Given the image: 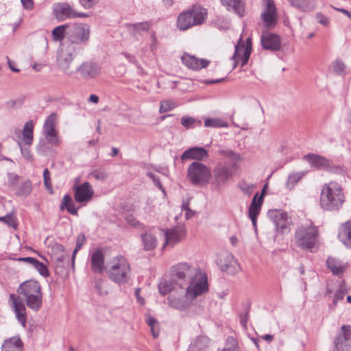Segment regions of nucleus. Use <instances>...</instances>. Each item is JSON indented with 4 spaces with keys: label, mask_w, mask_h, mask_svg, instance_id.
Returning a JSON list of instances; mask_svg holds the SVG:
<instances>
[{
    "label": "nucleus",
    "mask_w": 351,
    "mask_h": 351,
    "mask_svg": "<svg viewBox=\"0 0 351 351\" xmlns=\"http://www.w3.org/2000/svg\"><path fill=\"white\" fill-rule=\"evenodd\" d=\"M172 280L182 289H186V296L196 298L208 290L206 273L188 263H179L171 267Z\"/></svg>",
    "instance_id": "1"
},
{
    "label": "nucleus",
    "mask_w": 351,
    "mask_h": 351,
    "mask_svg": "<svg viewBox=\"0 0 351 351\" xmlns=\"http://www.w3.org/2000/svg\"><path fill=\"white\" fill-rule=\"evenodd\" d=\"M344 202L345 196L342 188L337 182H330L323 186L319 203L324 210H339Z\"/></svg>",
    "instance_id": "2"
},
{
    "label": "nucleus",
    "mask_w": 351,
    "mask_h": 351,
    "mask_svg": "<svg viewBox=\"0 0 351 351\" xmlns=\"http://www.w3.org/2000/svg\"><path fill=\"white\" fill-rule=\"evenodd\" d=\"M106 272L112 282L123 285L130 280L131 268L128 261L124 256H117L107 263Z\"/></svg>",
    "instance_id": "3"
},
{
    "label": "nucleus",
    "mask_w": 351,
    "mask_h": 351,
    "mask_svg": "<svg viewBox=\"0 0 351 351\" xmlns=\"http://www.w3.org/2000/svg\"><path fill=\"white\" fill-rule=\"evenodd\" d=\"M17 292L25 298L27 306L33 311H38L43 304L41 287L36 280H27L20 285Z\"/></svg>",
    "instance_id": "4"
},
{
    "label": "nucleus",
    "mask_w": 351,
    "mask_h": 351,
    "mask_svg": "<svg viewBox=\"0 0 351 351\" xmlns=\"http://www.w3.org/2000/svg\"><path fill=\"white\" fill-rule=\"evenodd\" d=\"M319 237L317 228L311 223L301 226L295 233V243L301 249L313 252Z\"/></svg>",
    "instance_id": "5"
},
{
    "label": "nucleus",
    "mask_w": 351,
    "mask_h": 351,
    "mask_svg": "<svg viewBox=\"0 0 351 351\" xmlns=\"http://www.w3.org/2000/svg\"><path fill=\"white\" fill-rule=\"evenodd\" d=\"M207 16L206 9L194 7L192 9L180 13L177 19V26L180 30L184 31L189 28L202 24Z\"/></svg>",
    "instance_id": "6"
},
{
    "label": "nucleus",
    "mask_w": 351,
    "mask_h": 351,
    "mask_svg": "<svg viewBox=\"0 0 351 351\" xmlns=\"http://www.w3.org/2000/svg\"><path fill=\"white\" fill-rule=\"evenodd\" d=\"M212 177L210 168L198 161L193 162L187 169V178L194 185L208 184Z\"/></svg>",
    "instance_id": "7"
},
{
    "label": "nucleus",
    "mask_w": 351,
    "mask_h": 351,
    "mask_svg": "<svg viewBox=\"0 0 351 351\" xmlns=\"http://www.w3.org/2000/svg\"><path fill=\"white\" fill-rule=\"evenodd\" d=\"M90 29L87 23H75L69 25L67 32V38L71 43L69 46L73 44L86 45L90 38Z\"/></svg>",
    "instance_id": "8"
},
{
    "label": "nucleus",
    "mask_w": 351,
    "mask_h": 351,
    "mask_svg": "<svg viewBox=\"0 0 351 351\" xmlns=\"http://www.w3.org/2000/svg\"><path fill=\"white\" fill-rule=\"evenodd\" d=\"M233 177V171L226 164L219 163L213 169L210 182L215 187L220 188Z\"/></svg>",
    "instance_id": "9"
},
{
    "label": "nucleus",
    "mask_w": 351,
    "mask_h": 351,
    "mask_svg": "<svg viewBox=\"0 0 351 351\" xmlns=\"http://www.w3.org/2000/svg\"><path fill=\"white\" fill-rule=\"evenodd\" d=\"M251 51V38H248L246 40V44H244L242 38H240L237 44L235 45V51L232 56V59L234 60V68L239 64H241V66H243L248 62Z\"/></svg>",
    "instance_id": "10"
},
{
    "label": "nucleus",
    "mask_w": 351,
    "mask_h": 351,
    "mask_svg": "<svg viewBox=\"0 0 351 351\" xmlns=\"http://www.w3.org/2000/svg\"><path fill=\"white\" fill-rule=\"evenodd\" d=\"M160 233L165 239L163 247L169 245L173 247L177 243L184 240L186 237V231L184 226H176L171 229L158 230Z\"/></svg>",
    "instance_id": "11"
},
{
    "label": "nucleus",
    "mask_w": 351,
    "mask_h": 351,
    "mask_svg": "<svg viewBox=\"0 0 351 351\" xmlns=\"http://www.w3.org/2000/svg\"><path fill=\"white\" fill-rule=\"evenodd\" d=\"M53 12L56 18L60 21L67 19H74L76 17L84 18L88 16V14L75 10L68 3H59L56 4L53 8Z\"/></svg>",
    "instance_id": "12"
},
{
    "label": "nucleus",
    "mask_w": 351,
    "mask_h": 351,
    "mask_svg": "<svg viewBox=\"0 0 351 351\" xmlns=\"http://www.w3.org/2000/svg\"><path fill=\"white\" fill-rule=\"evenodd\" d=\"M57 115L51 113L45 120L43 125V134L47 142L52 146H58L60 139L56 129Z\"/></svg>",
    "instance_id": "13"
},
{
    "label": "nucleus",
    "mask_w": 351,
    "mask_h": 351,
    "mask_svg": "<svg viewBox=\"0 0 351 351\" xmlns=\"http://www.w3.org/2000/svg\"><path fill=\"white\" fill-rule=\"evenodd\" d=\"M334 351H350L351 350V326L343 325L341 326L339 335L334 340Z\"/></svg>",
    "instance_id": "14"
},
{
    "label": "nucleus",
    "mask_w": 351,
    "mask_h": 351,
    "mask_svg": "<svg viewBox=\"0 0 351 351\" xmlns=\"http://www.w3.org/2000/svg\"><path fill=\"white\" fill-rule=\"evenodd\" d=\"M73 47L69 46L67 48L61 49L57 57V64L60 69L66 75H71L74 71L70 69V65L73 60L72 49Z\"/></svg>",
    "instance_id": "15"
},
{
    "label": "nucleus",
    "mask_w": 351,
    "mask_h": 351,
    "mask_svg": "<svg viewBox=\"0 0 351 351\" xmlns=\"http://www.w3.org/2000/svg\"><path fill=\"white\" fill-rule=\"evenodd\" d=\"M304 158L308 161L313 166L317 168H326L335 173H343V169L341 166L335 165L330 162V160L326 158L316 155V154H308L304 156Z\"/></svg>",
    "instance_id": "16"
},
{
    "label": "nucleus",
    "mask_w": 351,
    "mask_h": 351,
    "mask_svg": "<svg viewBox=\"0 0 351 351\" xmlns=\"http://www.w3.org/2000/svg\"><path fill=\"white\" fill-rule=\"evenodd\" d=\"M73 191L75 200L78 203L86 204L88 202L94 195L93 187L88 182L81 184H75Z\"/></svg>",
    "instance_id": "17"
},
{
    "label": "nucleus",
    "mask_w": 351,
    "mask_h": 351,
    "mask_svg": "<svg viewBox=\"0 0 351 351\" xmlns=\"http://www.w3.org/2000/svg\"><path fill=\"white\" fill-rule=\"evenodd\" d=\"M217 265L221 271L230 274L237 273L240 270V266L234 256L228 252L221 255L217 260Z\"/></svg>",
    "instance_id": "18"
},
{
    "label": "nucleus",
    "mask_w": 351,
    "mask_h": 351,
    "mask_svg": "<svg viewBox=\"0 0 351 351\" xmlns=\"http://www.w3.org/2000/svg\"><path fill=\"white\" fill-rule=\"evenodd\" d=\"M263 1L265 8L261 14V18L265 27L271 28L277 23L276 8L273 0H263Z\"/></svg>",
    "instance_id": "19"
},
{
    "label": "nucleus",
    "mask_w": 351,
    "mask_h": 351,
    "mask_svg": "<svg viewBox=\"0 0 351 351\" xmlns=\"http://www.w3.org/2000/svg\"><path fill=\"white\" fill-rule=\"evenodd\" d=\"M261 43L263 48L266 50L278 51L281 46L279 36L267 30L263 32Z\"/></svg>",
    "instance_id": "20"
},
{
    "label": "nucleus",
    "mask_w": 351,
    "mask_h": 351,
    "mask_svg": "<svg viewBox=\"0 0 351 351\" xmlns=\"http://www.w3.org/2000/svg\"><path fill=\"white\" fill-rule=\"evenodd\" d=\"M105 253L103 249L99 248L93 251L90 256V266L93 272L102 274L106 270L104 265Z\"/></svg>",
    "instance_id": "21"
},
{
    "label": "nucleus",
    "mask_w": 351,
    "mask_h": 351,
    "mask_svg": "<svg viewBox=\"0 0 351 351\" xmlns=\"http://www.w3.org/2000/svg\"><path fill=\"white\" fill-rule=\"evenodd\" d=\"M76 71L80 72L84 79L88 80L98 76L101 73V68L97 63L85 62L77 68Z\"/></svg>",
    "instance_id": "22"
},
{
    "label": "nucleus",
    "mask_w": 351,
    "mask_h": 351,
    "mask_svg": "<svg viewBox=\"0 0 351 351\" xmlns=\"http://www.w3.org/2000/svg\"><path fill=\"white\" fill-rule=\"evenodd\" d=\"M182 63L192 70H199L206 68L210 63L206 59H199L194 56L184 53L181 58Z\"/></svg>",
    "instance_id": "23"
},
{
    "label": "nucleus",
    "mask_w": 351,
    "mask_h": 351,
    "mask_svg": "<svg viewBox=\"0 0 351 351\" xmlns=\"http://www.w3.org/2000/svg\"><path fill=\"white\" fill-rule=\"evenodd\" d=\"M159 229L149 230L145 233L141 234V238L143 245V249L146 251H149L155 249L158 245L157 235L160 234L158 231Z\"/></svg>",
    "instance_id": "24"
},
{
    "label": "nucleus",
    "mask_w": 351,
    "mask_h": 351,
    "mask_svg": "<svg viewBox=\"0 0 351 351\" xmlns=\"http://www.w3.org/2000/svg\"><path fill=\"white\" fill-rule=\"evenodd\" d=\"M208 156V152L204 147H191L186 151L181 156V160L182 161L185 160H202Z\"/></svg>",
    "instance_id": "25"
},
{
    "label": "nucleus",
    "mask_w": 351,
    "mask_h": 351,
    "mask_svg": "<svg viewBox=\"0 0 351 351\" xmlns=\"http://www.w3.org/2000/svg\"><path fill=\"white\" fill-rule=\"evenodd\" d=\"M10 301L14 308V313L18 320L22 324L23 326H25L26 316H25V306L21 302L19 297L14 294L10 295Z\"/></svg>",
    "instance_id": "26"
},
{
    "label": "nucleus",
    "mask_w": 351,
    "mask_h": 351,
    "mask_svg": "<svg viewBox=\"0 0 351 351\" xmlns=\"http://www.w3.org/2000/svg\"><path fill=\"white\" fill-rule=\"evenodd\" d=\"M337 238L346 247L351 249V220L339 226Z\"/></svg>",
    "instance_id": "27"
},
{
    "label": "nucleus",
    "mask_w": 351,
    "mask_h": 351,
    "mask_svg": "<svg viewBox=\"0 0 351 351\" xmlns=\"http://www.w3.org/2000/svg\"><path fill=\"white\" fill-rule=\"evenodd\" d=\"M184 290V296L182 298L170 295L168 297L169 306L179 311H184L191 306L189 300L194 299L195 298H190L186 296V289Z\"/></svg>",
    "instance_id": "28"
},
{
    "label": "nucleus",
    "mask_w": 351,
    "mask_h": 351,
    "mask_svg": "<svg viewBox=\"0 0 351 351\" xmlns=\"http://www.w3.org/2000/svg\"><path fill=\"white\" fill-rule=\"evenodd\" d=\"M258 193L255 194L248 208V217L254 227L256 226L257 217L260 214L263 202L257 200Z\"/></svg>",
    "instance_id": "29"
},
{
    "label": "nucleus",
    "mask_w": 351,
    "mask_h": 351,
    "mask_svg": "<svg viewBox=\"0 0 351 351\" xmlns=\"http://www.w3.org/2000/svg\"><path fill=\"white\" fill-rule=\"evenodd\" d=\"M221 4L229 11L232 10L239 16L244 14V3L242 0H220Z\"/></svg>",
    "instance_id": "30"
},
{
    "label": "nucleus",
    "mask_w": 351,
    "mask_h": 351,
    "mask_svg": "<svg viewBox=\"0 0 351 351\" xmlns=\"http://www.w3.org/2000/svg\"><path fill=\"white\" fill-rule=\"evenodd\" d=\"M23 342L19 337H13L4 341L2 351H23Z\"/></svg>",
    "instance_id": "31"
},
{
    "label": "nucleus",
    "mask_w": 351,
    "mask_h": 351,
    "mask_svg": "<svg viewBox=\"0 0 351 351\" xmlns=\"http://www.w3.org/2000/svg\"><path fill=\"white\" fill-rule=\"evenodd\" d=\"M52 258L56 262V270H58L59 267L67 268L70 265L69 256L65 251L60 254L53 253Z\"/></svg>",
    "instance_id": "32"
},
{
    "label": "nucleus",
    "mask_w": 351,
    "mask_h": 351,
    "mask_svg": "<svg viewBox=\"0 0 351 351\" xmlns=\"http://www.w3.org/2000/svg\"><path fill=\"white\" fill-rule=\"evenodd\" d=\"M305 171L293 172L287 178L285 183L286 188L289 190H293L297 183L306 175Z\"/></svg>",
    "instance_id": "33"
},
{
    "label": "nucleus",
    "mask_w": 351,
    "mask_h": 351,
    "mask_svg": "<svg viewBox=\"0 0 351 351\" xmlns=\"http://www.w3.org/2000/svg\"><path fill=\"white\" fill-rule=\"evenodd\" d=\"M269 214L271 216L275 217L274 222L278 228H280L282 230L287 228L285 220L287 218V215L281 210H270Z\"/></svg>",
    "instance_id": "34"
},
{
    "label": "nucleus",
    "mask_w": 351,
    "mask_h": 351,
    "mask_svg": "<svg viewBox=\"0 0 351 351\" xmlns=\"http://www.w3.org/2000/svg\"><path fill=\"white\" fill-rule=\"evenodd\" d=\"M34 123L30 120L25 123L23 130V140L26 145H30L33 141Z\"/></svg>",
    "instance_id": "35"
},
{
    "label": "nucleus",
    "mask_w": 351,
    "mask_h": 351,
    "mask_svg": "<svg viewBox=\"0 0 351 351\" xmlns=\"http://www.w3.org/2000/svg\"><path fill=\"white\" fill-rule=\"evenodd\" d=\"M295 8L303 12H309L314 10L316 7L315 0H293V5Z\"/></svg>",
    "instance_id": "36"
},
{
    "label": "nucleus",
    "mask_w": 351,
    "mask_h": 351,
    "mask_svg": "<svg viewBox=\"0 0 351 351\" xmlns=\"http://www.w3.org/2000/svg\"><path fill=\"white\" fill-rule=\"evenodd\" d=\"M326 263L328 268L335 275L341 274L346 268L345 265L335 258L329 257Z\"/></svg>",
    "instance_id": "37"
},
{
    "label": "nucleus",
    "mask_w": 351,
    "mask_h": 351,
    "mask_svg": "<svg viewBox=\"0 0 351 351\" xmlns=\"http://www.w3.org/2000/svg\"><path fill=\"white\" fill-rule=\"evenodd\" d=\"M69 25H62L55 27L52 30V37L55 41H62L64 37L67 38V32Z\"/></svg>",
    "instance_id": "38"
},
{
    "label": "nucleus",
    "mask_w": 351,
    "mask_h": 351,
    "mask_svg": "<svg viewBox=\"0 0 351 351\" xmlns=\"http://www.w3.org/2000/svg\"><path fill=\"white\" fill-rule=\"evenodd\" d=\"M32 191V184L30 180H26L21 182L16 191V195L21 197H27Z\"/></svg>",
    "instance_id": "39"
},
{
    "label": "nucleus",
    "mask_w": 351,
    "mask_h": 351,
    "mask_svg": "<svg viewBox=\"0 0 351 351\" xmlns=\"http://www.w3.org/2000/svg\"><path fill=\"white\" fill-rule=\"evenodd\" d=\"M177 284H176L172 280H162L158 285V289L160 294L165 295L169 293L171 290L175 289Z\"/></svg>",
    "instance_id": "40"
},
{
    "label": "nucleus",
    "mask_w": 351,
    "mask_h": 351,
    "mask_svg": "<svg viewBox=\"0 0 351 351\" xmlns=\"http://www.w3.org/2000/svg\"><path fill=\"white\" fill-rule=\"evenodd\" d=\"M218 153L221 155L229 158L232 162V166L234 168L237 167L236 162L240 160V156L239 154L234 152L232 150L229 149H221L218 151Z\"/></svg>",
    "instance_id": "41"
},
{
    "label": "nucleus",
    "mask_w": 351,
    "mask_h": 351,
    "mask_svg": "<svg viewBox=\"0 0 351 351\" xmlns=\"http://www.w3.org/2000/svg\"><path fill=\"white\" fill-rule=\"evenodd\" d=\"M204 125L207 128H226L228 124L222 119L214 118L206 119L204 121Z\"/></svg>",
    "instance_id": "42"
},
{
    "label": "nucleus",
    "mask_w": 351,
    "mask_h": 351,
    "mask_svg": "<svg viewBox=\"0 0 351 351\" xmlns=\"http://www.w3.org/2000/svg\"><path fill=\"white\" fill-rule=\"evenodd\" d=\"M86 241L85 236L83 234H80L77 236L76 240V246L73 252L72 258H71V267L74 268L75 259L77 252L80 250L82 246L84 245Z\"/></svg>",
    "instance_id": "43"
},
{
    "label": "nucleus",
    "mask_w": 351,
    "mask_h": 351,
    "mask_svg": "<svg viewBox=\"0 0 351 351\" xmlns=\"http://www.w3.org/2000/svg\"><path fill=\"white\" fill-rule=\"evenodd\" d=\"M238 186L240 190L245 194V195L250 197L256 187V186L252 183H249L245 180H241L239 182Z\"/></svg>",
    "instance_id": "44"
},
{
    "label": "nucleus",
    "mask_w": 351,
    "mask_h": 351,
    "mask_svg": "<svg viewBox=\"0 0 351 351\" xmlns=\"http://www.w3.org/2000/svg\"><path fill=\"white\" fill-rule=\"evenodd\" d=\"M333 71L339 75H345L346 66L341 60H336L332 64Z\"/></svg>",
    "instance_id": "45"
},
{
    "label": "nucleus",
    "mask_w": 351,
    "mask_h": 351,
    "mask_svg": "<svg viewBox=\"0 0 351 351\" xmlns=\"http://www.w3.org/2000/svg\"><path fill=\"white\" fill-rule=\"evenodd\" d=\"M177 106V104L171 100H164L160 102V113L169 112Z\"/></svg>",
    "instance_id": "46"
},
{
    "label": "nucleus",
    "mask_w": 351,
    "mask_h": 351,
    "mask_svg": "<svg viewBox=\"0 0 351 351\" xmlns=\"http://www.w3.org/2000/svg\"><path fill=\"white\" fill-rule=\"evenodd\" d=\"M195 123H201L200 121H197L194 117L189 116H183L180 119L181 125L186 129H189L193 127Z\"/></svg>",
    "instance_id": "47"
},
{
    "label": "nucleus",
    "mask_w": 351,
    "mask_h": 351,
    "mask_svg": "<svg viewBox=\"0 0 351 351\" xmlns=\"http://www.w3.org/2000/svg\"><path fill=\"white\" fill-rule=\"evenodd\" d=\"M0 221L4 222L8 226L16 230L17 223L16 217L13 214L7 215L3 217H0Z\"/></svg>",
    "instance_id": "48"
},
{
    "label": "nucleus",
    "mask_w": 351,
    "mask_h": 351,
    "mask_svg": "<svg viewBox=\"0 0 351 351\" xmlns=\"http://www.w3.org/2000/svg\"><path fill=\"white\" fill-rule=\"evenodd\" d=\"M34 267L39 272V274L43 277H47L49 275V270L46 265L40 262L38 260L35 263Z\"/></svg>",
    "instance_id": "49"
},
{
    "label": "nucleus",
    "mask_w": 351,
    "mask_h": 351,
    "mask_svg": "<svg viewBox=\"0 0 351 351\" xmlns=\"http://www.w3.org/2000/svg\"><path fill=\"white\" fill-rule=\"evenodd\" d=\"M221 351H238L236 340L233 337H229L227 339L226 347Z\"/></svg>",
    "instance_id": "50"
},
{
    "label": "nucleus",
    "mask_w": 351,
    "mask_h": 351,
    "mask_svg": "<svg viewBox=\"0 0 351 351\" xmlns=\"http://www.w3.org/2000/svg\"><path fill=\"white\" fill-rule=\"evenodd\" d=\"M43 180L44 184L47 189L51 190V182L50 178V173L47 168L45 169L43 171Z\"/></svg>",
    "instance_id": "51"
},
{
    "label": "nucleus",
    "mask_w": 351,
    "mask_h": 351,
    "mask_svg": "<svg viewBox=\"0 0 351 351\" xmlns=\"http://www.w3.org/2000/svg\"><path fill=\"white\" fill-rule=\"evenodd\" d=\"M315 18L317 22L324 26L328 27L330 25L329 18L322 14L321 12L316 14Z\"/></svg>",
    "instance_id": "52"
},
{
    "label": "nucleus",
    "mask_w": 351,
    "mask_h": 351,
    "mask_svg": "<svg viewBox=\"0 0 351 351\" xmlns=\"http://www.w3.org/2000/svg\"><path fill=\"white\" fill-rule=\"evenodd\" d=\"M125 220L132 227L138 228L141 226V223L132 215H127Z\"/></svg>",
    "instance_id": "53"
},
{
    "label": "nucleus",
    "mask_w": 351,
    "mask_h": 351,
    "mask_svg": "<svg viewBox=\"0 0 351 351\" xmlns=\"http://www.w3.org/2000/svg\"><path fill=\"white\" fill-rule=\"evenodd\" d=\"M81 5L85 9H90L95 5L99 0H79Z\"/></svg>",
    "instance_id": "54"
},
{
    "label": "nucleus",
    "mask_w": 351,
    "mask_h": 351,
    "mask_svg": "<svg viewBox=\"0 0 351 351\" xmlns=\"http://www.w3.org/2000/svg\"><path fill=\"white\" fill-rule=\"evenodd\" d=\"M93 176L98 180H104L108 177V173L104 171L95 170L92 173Z\"/></svg>",
    "instance_id": "55"
},
{
    "label": "nucleus",
    "mask_w": 351,
    "mask_h": 351,
    "mask_svg": "<svg viewBox=\"0 0 351 351\" xmlns=\"http://www.w3.org/2000/svg\"><path fill=\"white\" fill-rule=\"evenodd\" d=\"M72 202L71 197L69 194L64 195L60 204V210H64Z\"/></svg>",
    "instance_id": "56"
},
{
    "label": "nucleus",
    "mask_w": 351,
    "mask_h": 351,
    "mask_svg": "<svg viewBox=\"0 0 351 351\" xmlns=\"http://www.w3.org/2000/svg\"><path fill=\"white\" fill-rule=\"evenodd\" d=\"M346 295V291L343 289H339L335 293V297L332 300V304L335 306L337 302L340 300H342Z\"/></svg>",
    "instance_id": "57"
},
{
    "label": "nucleus",
    "mask_w": 351,
    "mask_h": 351,
    "mask_svg": "<svg viewBox=\"0 0 351 351\" xmlns=\"http://www.w3.org/2000/svg\"><path fill=\"white\" fill-rule=\"evenodd\" d=\"M147 176L153 180L156 186H157L160 189H162V186L160 183L158 177H157L155 174H154L152 172H147Z\"/></svg>",
    "instance_id": "58"
},
{
    "label": "nucleus",
    "mask_w": 351,
    "mask_h": 351,
    "mask_svg": "<svg viewBox=\"0 0 351 351\" xmlns=\"http://www.w3.org/2000/svg\"><path fill=\"white\" fill-rule=\"evenodd\" d=\"M21 152L23 157L27 160H33V156L31 154V152L29 148H22L21 147Z\"/></svg>",
    "instance_id": "59"
},
{
    "label": "nucleus",
    "mask_w": 351,
    "mask_h": 351,
    "mask_svg": "<svg viewBox=\"0 0 351 351\" xmlns=\"http://www.w3.org/2000/svg\"><path fill=\"white\" fill-rule=\"evenodd\" d=\"M8 176V184L10 186H14L19 180V176L16 174L9 173Z\"/></svg>",
    "instance_id": "60"
},
{
    "label": "nucleus",
    "mask_w": 351,
    "mask_h": 351,
    "mask_svg": "<svg viewBox=\"0 0 351 351\" xmlns=\"http://www.w3.org/2000/svg\"><path fill=\"white\" fill-rule=\"evenodd\" d=\"M134 29L139 30H147L149 25L147 23H136L132 25Z\"/></svg>",
    "instance_id": "61"
},
{
    "label": "nucleus",
    "mask_w": 351,
    "mask_h": 351,
    "mask_svg": "<svg viewBox=\"0 0 351 351\" xmlns=\"http://www.w3.org/2000/svg\"><path fill=\"white\" fill-rule=\"evenodd\" d=\"M64 248L62 245L56 243L52 247V256L53 255V253L60 254V253H62V252H64Z\"/></svg>",
    "instance_id": "62"
},
{
    "label": "nucleus",
    "mask_w": 351,
    "mask_h": 351,
    "mask_svg": "<svg viewBox=\"0 0 351 351\" xmlns=\"http://www.w3.org/2000/svg\"><path fill=\"white\" fill-rule=\"evenodd\" d=\"M19 261L26 262L32 265L33 267L36 262L37 259L32 257H24V258H19L18 259Z\"/></svg>",
    "instance_id": "63"
},
{
    "label": "nucleus",
    "mask_w": 351,
    "mask_h": 351,
    "mask_svg": "<svg viewBox=\"0 0 351 351\" xmlns=\"http://www.w3.org/2000/svg\"><path fill=\"white\" fill-rule=\"evenodd\" d=\"M69 213L76 215L77 214V209L75 206L73 202L71 203L66 208H65Z\"/></svg>",
    "instance_id": "64"
}]
</instances>
